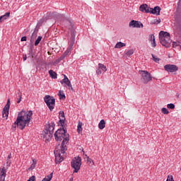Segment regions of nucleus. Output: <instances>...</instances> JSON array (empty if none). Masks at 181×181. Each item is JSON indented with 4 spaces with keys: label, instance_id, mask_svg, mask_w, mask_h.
I'll return each mask as SVG.
<instances>
[{
    "label": "nucleus",
    "instance_id": "f257e3e1",
    "mask_svg": "<svg viewBox=\"0 0 181 181\" xmlns=\"http://www.w3.org/2000/svg\"><path fill=\"white\" fill-rule=\"evenodd\" d=\"M55 140L57 141H62V146L58 145L56 147L54 153L55 156V163H62L64 160V154L67 151V144H69V134L64 129H59L54 134Z\"/></svg>",
    "mask_w": 181,
    "mask_h": 181
},
{
    "label": "nucleus",
    "instance_id": "f03ea898",
    "mask_svg": "<svg viewBox=\"0 0 181 181\" xmlns=\"http://www.w3.org/2000/svg\"><path fill=\"white\" fill-rule=\"evenodd\" d=\"M33 112L32 110L25 111L21 110L18 112L17 119L13 124V128H20V129H25V127L29 126L30 120L32 119Z\"/></svg>",
    "mask_w": 181,
    "mask_h": 181
},
{
    "label": "nucleus",
    "instance_id": "7ed1b4c3",
    "mask_svg": "<svg viewBox=\"0 0 181 181\" xmlns=\"http://www.w3.org/2000/svg\"><path fill=\"white\" fill-rule=\"evenodd\" d=\"M54 122H52L48 124L46 129L43 132V139H45V142H49L50 139H52V135H53V132H54Z\"/></svg>",
    "mask_w": 181,
    "mask_h": 181
},
{
    "label": "nucleus",
    "instance_id": "20e7f679",
    "mask_svg": "<svg viewBox=\"0 0 181 181\" xmlns=\"http://www.w3.org/2000/svg\"><path fill=\"white\" fill-rule=\"evenodd\" d=\"M72 169H74V173H77L81 168V158L80 156L75 157L71 162Z\"/></svg>",
    "mask_w": 181,
    "mask_h": 181
},
{
    "label": "nucleus",
    "instance_id": "39448f33",
    "mask_svg": "<svg viewBox=\"0 0 181 181\" xmlns=\"http://www.w3.org/2000/svg\"><path fill=\"white\" fill-rule=\"evenodd\" d=\"M44 101L48 107L49 111L54 110V105L56 103V99H54V97L47 95L44 98Z\"/></svg>",
    "mask_w": 181,
    "mask_h": 181
},
{
    "label": "nucleus",
    "instance_id": "423d86ee",
    "mask_svg": "<svg viewBox=\"0 0 181 181\" xmlns=\"http://www.w3.org/2000/svg\"><path fill=\"white\" fill-rule=\"evenodd\" d=\"M139 74L141 76V81L144 84H148L149 81H152V76L147 71H139Z\"/></svg>",
    "mask_w": 181,
    "mask_h": 181
},
{
    "label": "nucleus",
    "instance_id": "0eeeda50",
    "mask_svg": "<svg viewBox=\"0 0 181 181\" xmlns=\"http://www.w3.org/2000/svg\"><path fill=\"white\" fill-rule=\"evenodd\" d=\"M60 83L61 84H64V87H66V88H69V90L74 91L73 86L71 85V81H70L67 76L64 74V78L60 81Z\"/></svg>",
    "mask_w": 181,
    "mask_h": 181
},
{
    "label": "nucleus",
    "instance_id": "6e6552de",
    "mask_svg": "<svg viewBox=\"0 0 181 181\" xmlns=\"http://www.w3.org/2000/svg\"><path fill=\"white\" fill-rule=\"evenodd\" d=\"M164 70L168 73H175L179 70V67L175 64H166L164 66Z\"/></svg>",
    "mask_w": 181,
    "mask_h": 181
},
{
    "label": "nucleus",
    "instance_id": "1a4fd4ad",
    "mask_svg": "<svg viewBox=\"0 0 181 181\" xmlns=\"http://www.w3.org/2000/svg\"><path fill=\"white\" fill-rule=\"evenodd\" d=\"M11 107V100L8 99L7 100V103L3 109V117L8 118V115H9V107Z\"/></svg>",
    "mask_w": 181,
    "mask_h": 181
},
{
    "label": "nucleus",
    "instance_id": "9d476101",
    "mask_svg": "<svg viewBox=\"0 0 181 181\" xmlns=\"http://www.w3.org/2000/svg\"><path fill=\"white\" fill-rule=\"evenodd\" d=\"M169 37H170L169 33L165 31H160L159 33V40H161L163 43H164L163 40H165V39L169 41Z\"/></svg>",
    "mask_w": 181,
    "mask_h": 181
},
{
    "label": "nucleus",
    "instance_id": "9b49d317",
    "mask_svg": "<svg viewBox=\"0 0 181 181\" xmlns=\"http://www.w3.org/2000/svg\"><path fill=\"white\" fill-rule=\"evenodd\" d=\"M129 26L130 28H144V24L141 21H132L129 22Z\"/></svg>",
    "mask_w": 181,
    "mask_h": 181
},
{
    "label": "nucleus",
    "instance_id": "f8f14e48",
    "mask_svg": "<svg viewBox=\"0 0 181 181\" xmlns=\"http://www.w3.org/2000/svg\"><path fill=\"white\" fill-rule=\"evenodd\" d=\"M139 11L141 12H144V13H150L151 12V7H148V4H142L139 7Z\"/></svg>",
    "mask_w": 181,
    "mask_h": 181
},
{
    "label": "nucleus",
    "instance_id": "ddd939ff",
    "mask_svg": "<svg viewBox=\"0 0 181 181\" xmlns=\"http://www.w3.org/2000/svg\"><path fill=\"white\" fill-rule=\"evenodd\" d=\"M163 42L162 40H160V43H161L163 46H165V47H170V43H172V40H170V37H168V38H164V40Z\"/></svg>",
    "mask_w": 181,
    "mask_h": 181
},
{
    "label": "nucleus",
    "instance_id": "4468645a",
    "mask_svg": "<svg viewBox=\"0 0 181 181\" xmlns=\"http://www.w3.org/2000/svg\"><path fill=\"white\" fill-rule=\"evenodd\" d=\"M5 177H6V168L3 167L0 168V181H5Z\"/></svg>",
    "mask_w": 181,
    "mask_h": 181
},
{
    "label": "nucleus",
    "instance_id": "2eb2a0df",
    "mask_svg": "<svg viewBox=\"0 0 181 181\" xmlns=\"http://www.w3.org/2000/svg\"><path fill=\"white\" fill-rule=\"evenodd\" d=\"M150 13H153V15H159L160 13V7L156 6L154 8H151Z\"/></svg>",
    "mask_w": 181,
    "mask_h": 181
},
{
    "label": "nucleus",
    "instance_id": "dca6fc26",
    "mask_svg": "<svg viewBox=\"0 0 181 181\" xmlns=\"http://www.w3.org/2000/svg\"><path fill=\"white\" fill-rule=\"evenodd\" d=\"M148 40L151 42L152 47H156V41L155 40V35L153 34L149 35Z\"/></svg>",
    "mask_w": 181,
    "mask_h": 181
},
{
    "label": "nucleus",
    "instance_id": "f3484780",
    "mask_svg": "<svg viewBox=\"0 0 181 181\" xmlns=\"http://www.w3.org/2000/svg\"><path fill=\"white\" fill-rule=\"evenodd\" d=\"M64 121H66V117H64V112L61 111L59 112V122L62 127L64 125Z\"/></svg>",
    "mask_w": 181,
    "mask_h": 181
},
{
    "label": "nucleus",
    "instance_id": "a211bd4d",
    "mask_svg": "<svg viewBox=\"0 0 181 181\" xmlns=\"http://www.w3.org/2000/svg\"><path fill=\"white\" fill-rule=\"evenodd\" d=\"M11 16L10 12L6 13L4 15L0 16V22H2L3 21H6L8 18Z\"/></svg>",
    "mask_w": 181,
    "mask_h": 181
},
{
    "label": "nucleus",
    "instance_id": "6ab92c4d",
    "mask_svg": "<svg viewBox=\"0 0 181 181\" xmlns=\"http://www.w3.org/2000/svg\"><path fill=\"white\" fill-rule=\"evenodd\" d=\"M83 122H78L77 126V132L78 134H81L83 132Z\"/></svg>",
    "mask_w": 181,
    "mask_h": 181
},
{
    "label": "nucleus",
    "instance_id": "aec40b11",
    "mask_svg": "<svg viewBox=\"0 0 181 181\" xmlns=\"http://www.w3.org/2000/svg\"><path fill=\"white\" fill-rule=\"evenodd\" d=\"M37 163V160L35 158H33V163L30 165V168H28L29 170H33L35 168H36V164Z\"/></svg>",
    "mask_w": 181,
    "mask_h": 181
},
{
    "label": "nucleus",
    "instance_id": "412c9836",
    "mask_svg": "<svg viewBox=\"0 0 181 181\" xmlns=\"http://www.w3.org/2000/svg\"><path fill=\"white\" fill-rule=\"evenodd\" d=\"M99 129H104L105 128V120L101 119L98 124Z\"/></svg>",
    "mask_w": 181,
    "mask_h": 181
},
{
    "label": "nucleus",
    "instance_id": "4be33fe9",
    "mask_svg": "<svg viewBox=\"0 0 181 181\" xmlns=\"http://www.w3.org/2000/svg\"><path fill=\"white\" fill-rule=\"evenodd\" d=\"M124 46H126L125 43H124L122 42H118L115 45V49H121V47H124Z\"/></svg>",
    "mask_w": 181,
    "mask_h": 181
},
{
    "label": "nucleus",
    "instance_id": "5701e85b",
    "mask_svg": "<svg viewBox=\"0 0 181 181\" xmlns=\"http://www.w3.org/2000/svg\"><path fill=\"white\" fill-rule=\"evenodd\" d=\"M49 74L51 77V78H57V74L56 72H54V71L53 70H49Z\"/></svg>",
    "mask_w": 181,
    "mask_h": 181
},
{
    "label": "nucleus",
    "instance_id": "b1692460",
    "mask_svg": "<svg viewBox=\"0 0 181 181\" xmlns=\"http://www.w3.org/2000/svg\"><path fill=\"white\" fill-rule=\"evenodd\" d=\"M47 19H50V17H44L41 20H40L37 23L38 26H40L42 23H43L44 22H46Z\"/></svg>",
    "mask_w": 181,
    "mask_h": 181
},
{
    "label": "nucleus",
    "instance_id": "393cba45",
    "mask_svg": "<svg viewBox=\"0 0 181 181\" xmlns=\"http://www.w3.org/2000/svg\"><path fill=\"white\" fill-rule=\"evenodd\" d=\"M98 67H99V69H100L102 70V71H104V73H105V71H107V66H105L104 64L99 63Z\"/></svg>",
    "mask_w": 181,
    "mask_h": 181
},
{
    "label": "nucleus",
    "instance_id": "a878e982",
    "mask_svg": "<svg viewBox=\"0 0 181 181\" xmlns=\"http://www.w3.org/2000/svg\"><path fill=\"white\" fill-rule=\"evenodd\" d=\"M59 100L66 99V95H64V93L62 90L59 91Z\"/></svg>",
    "mask_w": 181,
    "mask_h": 181
},
{
    "label": "nucleus",
    "instance_id": "bb28decb",
    "mask_svg": "<svg viewBox=\"0 0 181 181\" xmlns=\"http://www.w3.org/2000/svg\"><path fill=\"white\" fill-rule=\"evenodd\" d=\"M53 177V173L49 174L47 177H45L42 181H50Z\"/></svg>",
    "mask_w": 181,
    "mask_h": 181
},
{
    "label": "nucleus",
    "instance_id": "cd10ccee",
    "mask_svg": "<svg viewBox=\"0 0 181 181\" xmlns=\"http://www.w3.org/2000/svg\"><path fill=\"white\" fill-rule=\"evenodd\" d=\"M151 56L155 63H158V62H160V59H159V57H158L157 56H155V54H152Z\"/></svg>",
    "mask_w": 181,
    "mask_h": 181
},
{
    "label": "nucleus",
    "instance_id": "c85d7f7f",
    "mask_svg": "<svg viewBox=\"0 0 181 181\" xmlns=\"http://www.w3.org/2000/svg\"><path fill=\"white\" fill-rule=\"evenodd\" d=\"M87 162L90 165V166H94V161L90 158L88 157Z\"/></svg>",
    "mask_w": 181,
    "mask_h": 181
},
{
    "label": "nucleus",
    "instance_id": "c756f323",
    "mask_svg": "<svg viewBox=\"0 0 181 181\" xmlns=\"http://www.w3.org/2000/svg\"><path fill=\"white\" fill-rule=\"evenodd\" d=\"M42 40V36H38V37L37 38V40L35 42V46H37V45H39V43H40Z\"/></svg>",
    "mask_w": 181,
    "mask_h": 181
},
{
    "label": "nucleus",
    "instance_id": "7c9ffc66",
    "mask_svg": "<svg viewBox=\"0 0 181 181\" xmlns=\"http://www.w3.org/2000/svg\"><path fill=\"white\" fill-rule=\"evenodd\" d=\"M167 108H168L169 110H175V104H173V103L168 104Z\"/></svg>",
    "mask_w": 181,
    "mask_h": 181
},
{
    "label": "nucleus",
    "instance_id": "2f4dec72",
    "mask_svg": "<svg viewBox=\"0 0 181 181\" xmlns=\"http://www.w3.org/2000/svg\"><path fill=\"white\" fill-rule=\"evenodd\" d=\"M18 98H17V103L19 104L21 101L22 100V93H18Z\"/></svg>",
    "mask_w": 181,
    "mask_h": 181
},
{
    "label": "nucleus",
    "instance_id": "473e14b6",
    "mask_svg": "<svg viewBox=\"0 0 181 181\" xmlns=\"http://www.w3.org/2000/svg\"><path fill=\"white\" fill-rule=\"evenodd\" d=\"M161 112H163V114H165V115L169 114V110H168L166 107H163L161 109Z\"/></svg>",
    "mask_w": 181,
    "mask_h": 181
},
{
    "label": "nucleus",
    "instance_id": "72a5a7b5",
    "mask_svg": "<svg viewBox=\"0 0 181 181\" xmlns=\"http://www.w3.org/2000/svg\"><path fill=\"white\" fill-rule=\"evenodd\" d=\"M71 50V47H69V48L66 49V50L63 54L64 55H65V57H66V56H67V54H70Z\"/></svg>",
    "mask_w": 181,
    "mask_h": 181
},
{
    "label": "nucleus",
    "instance_id": "f704fd0d",
    "mask_svg": "<svg viewBox=\"0 0 181 181\" xmlns=\"http://www.w3.org/2000/svg\"><path fill=\"white\" fill-rule=\"evenodd\" d=\"M166 181H175V180H173V175H168Z\"/></svg>",
    "mask_w": 181,
    "mask_h": 181
},
{
    "label": "nucleus",
    "instance_id": "c9c22d12",
    "mask_svg": "<svg viewBox=\"0 0 181 181\" xmlns=\"http://www.w3.org/2000/svg\"><path fill=\"white\" fill-rule=\"evenodd\" d=\"M134 53V49H129L127 53V56H132V54Z\"/></svg>",
    "mask_w": 181,
    "mask_h": 181
},
{
    "label": "nucleus",
    "instance_id": "e433bc0d",
    "mask_svg": "<svg viewBox=\"0 0 181 181\" xmlns=\"http://www.w3.org/2000/svg\"><path fill=\"white\" fill-rule=\"evenodd\" d=\"M11 158H12L11 153H10L7 157V162H6L7 165H11V162H9V159H11Z\"/></svg>",
    "mask_w": 181,
    "mask_h": 181
},
{
    "label": "nucleus",
    "instance_id": "4c0bfd02",
    "mask_svg": "<svg viewBox=\"0 0 181 181\" xmlns=\"http://www.w3.org/2000/svg\"><path fill=\"white\" fill-rule=\"evenodd\" d=\"M160 23V19H154L153 22L151 23H154L156 25H158Z\"/></svg>",
    "mask_w": 181,
    "mask_h": 181
},
{
    "label": "nucleus",
    "instance_id": "58836bf2",
    "mask_svg": "<svg viewBox=\"0 0 181 181\" xmlns=\"http://www.w3.org/2000/svg\"><path fill=\"white\" fill-rule=\"evenodd\" d=\"M103 74V71L98 66V69H96V74L100 75V74Z\"/></svg>",
    "mask_w": 181,
    "mask_h": 181
},
{
    "label": "nucleus",
    "instance_id": "ea45409f",
    "mask_svg": "<svg viewBox=\"0 0 181 181\" xmlns=\"http://www.w3.org/2000/svg\"><path fill=\"white\" fill-rule=\"evenodd\" d=\"M66 58L65 55L64 54L58 59V62H62V60Z\"/></svg>",
    "mask_w": 181,
    "mask_h": 181
},
{
    "label": "nucleus",
    "instance_id": "a19ab883",
    "mask_svg": "<svg viewBox=\"0 0 181 181\" xmlns=\"http://www.w3.org/2000/svg\"><path fill=\"white\" fill-rule=\"evenodd\" d=\"M26 39H27L26 36L22 37L21 41V42H26Z\"/></svg>",
    "mask_w": 181,
    "mask_h": 181
},
{
    "label": "nucleus",
    "instance_id": "79ce46f5",
    "mask_svg": "<svg viewBox=\"0 0 181 181\" xmlns=\"http://www.w3.org/2000/svg\"><path fill=\"white\" fill-rule=\"evenodd\" d=\"M28 57L26 56V54H23V62L26 61Z\"/></svg>",
    "mask_w": 181,
    "mask_h": 181
},
{
    "label": "nucleus",
    "instance_id": "37998d69",
    "mask_svg": "<svg viewBox=\"0 0 181 181\" xmlns=\"http://www.w3.org/2000/svg\"><path fill=\"white\" fill-rule=\"evenodd\" d=\"M176 46H177V43L174 42L173 43V47H176Z\"/></svg>",
    "mask_w": 181,
    "mask_h": 181
},
{
    "label": "nucleus",
    "instance_id": "c03bdc74",
    "mask_svg": "<svg viewBox=\"0 0 181 181\" xmlns=\"http://www.w3.org/2000/svg\"><path fill=\"white\" fill-rule=\"evenodd\" d=\"M57 16H63V15L59 14V13H57Z\"/></svg>",
    "mask_w": 181,
    "mask_h": 181
}]
</instances>
